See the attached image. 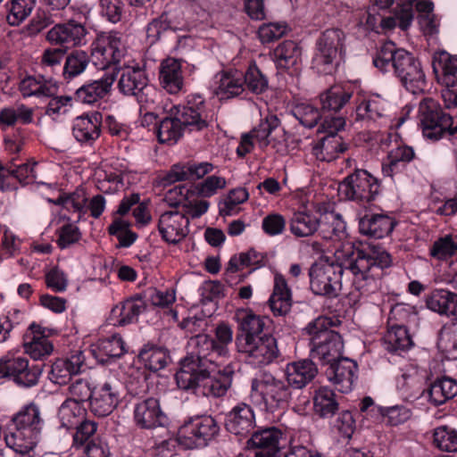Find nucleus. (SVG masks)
<instances>
[{"instance_id":"obj_1","label":"nucleus","mask_w":457,"mask_h":457,"mask_svg":"<svg viewBox=\"0 0 457 457\" xmlns=\"http://www.w3.org/2000/svg\"><path fill=\"white\" fill-rule=\"evenodd\" d=\"M335 258L336 262L320 260L310 267V288L315 295L337 297L342 288L345 270L352 273L356 290L368 291V287L382 276L383 270L392 263L388 253L374 248H355L352 243L337 248Z\"/></svg>"},{"instance_id":"obj_2","label":"nucleus","mask_w":457,"mask_h":457,"mask_svg":"<svg viewBox=\"0 0 457 457\" xmlns=\"http://www.w3.org/2000/svg\"><path fill=\"white\" fill-rule=\"evenodd\" d=\"M373 64L382 72L394 71L403 85L414 94L426 85V76L420 61L406 50L397 48L392 41L379 47Z\"/></svg>"},{"instance_id":"obj_3","label":"nucleus","mask_w":457,"mask_h":457,"mask_svg":"<svg viewBox=\"0 0 457 457\" xmlns=\"http://www.w3.org/2000/svg\"><path fill=\"white\" fill-rule=\"evenodd\" d=\"M333 320L320 316L310 322L304 331L310 336V357L325 366L343 353L344 341L339 333L332 330Z\"/></svg>"},{"instance_id":"obj_4","label":"nucleus","mask_w":457,"mask_h":457,"mask_svg":"<svg viewBox=\"0 0 457 457\" xmlns=\"http://www.w3.org/2000/svg\"><path fill=\"white\" fill-rule=\"evenodd\" d=\"M232 370L217 371L216 365L202 368L195 372L176 375L180 389L192 390L196 395L219 398L224 396L232 384Z\"/></svg>"},{"instance_id":"obj_5","label":"nucleus","mask_w":457,"mask_h":457,"mask_svg":"<svg viewBox=\"0 0 457 457\" xmlns=\"http://www.w3.org/2000/svg\"><path fill=\"white\" fill-rule=\"evenodd\" d=\"M345 32L338 28L327 29L315 41L312 68L318 73L331 74L345 53Z\"/></svg>"},{"instance_id":"obj_6","label":"nucleus","mask_w":457,"mask_h":457,"mask_svg":"<svg viewBox=\"0 0 457 457\" xmlns=\"http://www.w3.org/2000/svg\"><path fill=\"white\" fill-rule=\"evenodd\" d=\"M250 397L256 404H263L267 411L274 412L287 404L291 398L290 386L271 375H264L252 380Z\"/></svg>"},{"instance_id":"obj_7","label":"nucleus","mask_w":457,"mask_h":457,"mask_svg":"<svg viewBox=\"0 0 457 457\" xmlns=\"http://www.w3.org/2000/svg\"><path fill=\"white\" fill-rule=\"evenodd\" d=\"M127 53L126 41L121 32L103 31L96 35L91 45V55L101 69L111 68L117 74L118 65Z\"/></svg>"},{"instance_id":"obj_8","label":"nucleus","mask_w":457,"mask_h":457,"mask_svg":"<svg viewBox=\"0 0 457 457\" xmlns=\"http://www.w3.org/2000/svg\"><path fill=\"white\" fill-rule=\"evenodd\" d=\"M419 119L423 136L430 140L436 141L445 134H457V126H453V117L445 112L433 98H425L420 103Z\"/></svg>"},{"instance_id":"obj_9","label":"nucleus","mask_w":457,"mask_h":457,"mask_svg":"<svg viewBox=\"0 0 457 457\" xmlns=\"http://www.w3.org/2000/svg\"><path fill=\"white\" fill-rule=\"evenodd\" d=\"M220 427L212 416H198L185 422L179 429L178 444L186 449L204 447L219 433Z\"/></svg>"},{"instance_id":"obj_10","label":"nucleus","mask_w":457,"mask_h":457,"mask_svg":"<svg viewBox=\"0 0 457 457\" xmlns=\"http://www.w3.org/2000/svg\"><path fill=\"white\" fill-rule=\"evenodd\" d=\"M188 345L191 350L181 359L180 368L176 375L195 372L196 370L216 365L214 338L206 334H196L191 336Z\"/></svg>"},{"instance_id":"obj_11","label":"nucleus","mask_w":457,"mask_h":457,"mask_svg":"<svg viewBox=\"0 0 457 457\" xmlns=\"http://www.w3.org/2000/svg\"><path fill=\"white\" fill-rule=\"evenodd\" d=\"M378 180L363 169H354L339 184V192L347 200L369 203L379 194Z\"/></svg>"},{"instance_id":"obj_12","label":"nucleus","mask_w":457,"mask_h":457,"mask_svg":"<svg viewBox=\"0 0 457 457\" xmlns=\"http://www.w3.org/2000/svg\"><path fill=\"white\" fill-rule=\"evenodd\" d=\"M237 349L248 363L254 366L269 365L279 356L277 339L270 334H263L237 346Z\"/></svg>"},{"instance_id":"obj_13","label":"nucleus","mask_w":457,"mask_h":457,"mask_svg":"<svg viewBox=\"0 0 457 457\" xmlns=\"http://www.w3.org/2000/svg\"><path fill=\"white\" fill-rule=\"evenodd\" d=\"M175 110L184 127H188L190 130L202 131L213 121L212 115L206 109L204 99L200 95L188 96L186 104Z\"/></svg>"},{"instance_id":"obj_14","label":"nucleus","mask_w":457,"mask_h":457,"mask_svg":"<svg viewBox=\"0 0 457 457\" xmlns=\"http://www.w3.org/2000/svg\"><path fill=\"white\" fill-rule=\"evenodd\" d=\"M87 29L84 23L74 19L54 24L46 35V39L52 46H60L69 50L86 43Z\"/></svg>"},{"instance_id":"obj_15","label":"nucleus","mask_w":457,"mask_h":457,"mask_svg":"<svg viewBox=\"0 0 457 457\" xmlns=\"http://www.w3.org/2000/svg\"><path fill=\"white\" fill-rule=\"evenodd\" d=\"M40 375L41 370L37 366H29L27 358L0 360V379L8 378L18 386L30 387L37 384Z\"/></svg>"},{"instance_id":"obj_16","label":"nucleus","mask_w":457,"mask_h":457,"mask_svg":"<svg viewBox=\"0 0 457 457\" xmlns=\"http://www.w3.org/2000/svg\"><path fill=\"white\" fill-rule=\"evenodd\" d=\"M408 313L409 312L403 304H396L391 310L388 328L382 339L384 348L386 351L399 353L410 349L413 345L406 327L403 324L392 323L393 320H398V317Z\"/></svg>"},{"instance_id":"obj_17","label":"nucleus","mask_w":457,"mask_h":457,"mask_svg":"<svg viewBox=\"0 0 457 457\" xmlns=\"http://www.w3.org/2000/svg\"><path fill=\"white\" fill-rule=\"evenodd\" d=\"M120 384L116 379L106 380L93 389L90 399V411L97 417L110 415L120 402Z\"/></svg>"},{"instance_id":"obj_18","label":"nucleus","mask_w":457,"mask_h":457,"mask_svg":"<svg viewBox=\"0 0 457 457\" xmlns=\"http://www.w3.org/2000/svg\"><path fill=\"white\" fill-rule=\"evenodd\" d=\"M325 366L326 378L338 391L346 394L353 389L358 370L355 361L341 355L336 361H332Z\"/></svg>"},{"instance_id":"obj_19","label":"nucleus","mask_w":457,"mask_h":457,"mask_svg":"<svg viewBox=\"0 0 457 457\" xmlns=\"http://www.w3.org/2000/svg\"><path fill=\"white\" fill-rule=\"evenodd\" d=\"M133 418L135 424L142 429L163 427L168 421L160 401L154 397L138 401L134 406Z\"/></svg>"},{"instance_id":"obj_20","label":"nucleus","mask_w":457,"mask_h":457,"mask_svg":"<svg viewBox=\"0 0 457 457\" xmlns=\"http://www.w3.org/2000/svg\"><path fill=\"white\" fill-rule=\"evenodd\" d=\"M189 219L179 211L163 212L158 221V230L162 238L172 245L183 240L188 234Z\"/></svg>"},{"instance_id":"obj_21","label":"nucleus","mask_w":457,"mask_h":457,"mask_svg":"<svg viewBox=\"0 0 457 457\" xmlns=\"http://www.w3.org/2000/svg\"><path fill=\"white\" fill-rule=\"evenodd\" d=\"M254 427L255 415L249 404L239 403L226 414L225 428L231 434L245 437Z\"/></svg>"},{"instance_id":"obj_22","label":"nucleus","mask_w":457,"mask_h":457,"mask_svg":"<svg viewBox=\"0 0 457 457\" xmlns=\"http://www.w3.org/2000/svg\"><path fill=\"white\" fill-rule=\"evenodd\" d=\"M213 169V164L208 162L177 163L162 177V183L168 186L179 181L200 179L211 173Z\"/></svg>"},{"instance_id":"obj_23","label":"nucleus","mask_w":457,"mask_h":457,"mask_svg":"<svg viewBox=\"0 0 457 457\" xmlns=\"http://www.w3.org/2000/svg\"><path fill=\"white\" fill-rule=\"evenodd\" d=\"M121 74L118 81L119 91L126 96H135L143 102L144 91L147 90L148 79L144 70L139 67L119 69Z\"/></svg>"},{"instance_id":"obj_24","label":"nucleus","mask_w":457,"mask_h":457,"mask_svg":"<svg viewBox=\"0 0 457 457\" xmlns=\"http://www.w3.org/2000/svg\"><path fill=\"white\" fill-rule=\"evenodd\" d=\"M115 79L116 73L114 71H106L99 79L78 88L74 94L75 101L87 104L96 103L111 92Z\"/></svg>"},{"instance_id":"obj_25","label":"nucleus","mask_w":457,"mask_h":457,"mask_svg":"<svg viewBox=\"0 0 457 457\" xmlns=\"http://www.w3.org/2000/svg\"><path fill=\"white\" fill-rule=\"evenodd\" d=\"M358 216L360 233L370 237L383 238L393 231L396 224L392 217L384 213L360 212Z\"/></svg>"},{"instance_id":"obj_26","label":"nucleus","mask_w":457,"mask_h":457,"mask_svg":"<svg viewBox=\"0 0 457 457\" xmlns=\"http://www.w3.org/2000/svg\"><path fill=\"white\" fill-rule=\"evenodd\" d=\"M318 372L317 364L312 358L289 362L285 370L287 382L296 389L305 387L316 378Z\"/></svg>"},{"instance_id":"obj_27","label":"nucleus","mask_w":457,"mask_h":457,"mask_svg":"<svg viewBox=\"0 0 457 457\" xmlns=\"http://www.w3.org/2000/svg\"><path fill=\"white\" fill-rule=\"evenodd\" d=\"M145 309L146 304L142 296L136 295L115 305L111 311L109 320L113 326L124 327L137 321Z\"/></svg>"},{"instance_id":"obj_28","label":"nucleus","mask_w":457,"mask_h":457,"mask_svg":"<svg viewBox=\"0 0 457 457\" xmlns=\"http://www.w3.org/2000/svg\"><path fill=\"white\" fill-rule=\"evenodd\" d=\"M85 355L81 351H77L69 358L57 359L52 364L50 371L51 380L59 385L67 384L72 376L81 372L85 365Z\"/></svg>"},{"instance_id":"obj_29","label":"nucleus","mask_w":457,"mask_h":457,"mask_svg":"<svg viewBox=\"0 0 457 457\" xmlns=\"http://www.w3.org/2000/svg\"><path fill=\"white\" fill-rule=\"evenodd\" d=\"M102 114L94 112L77 117L73 121L72 135L81 144L92 145L101 134Z\"/></svg>"},{"instance_id":"obj_30","label":"nucleus","mask_w":457,"mask_h":457,"mask_svg":"<svg viewBox=\"0 0 457 457\" xmlns=\"http://www.w3.org/2000/svg\"><path fill=\"white\" fill-rule=\"evenodd\" d=\"M238 322V333L236 336V346L262 337L265 327L264 319L252 311L242 310L236 315Z\"/></svg>"},{"instance_id":"obj_31","label":"nucleus","mask_w":457,"mask_h":457,"mask_svg":"<svg viewBox=\"0 0 457 457\" xmlns=\"http://www.w3.org/2000/svg\"><path fill=\"white\" fill-rule=\"evenodd\" d=\"M159 79L161 86L169 94H178L184 86L181 62L175 58H166L160 64Z\"/></svg>"},{"instance_id":"obj_32","label":"nucleus","mask_w":457,"mask_h":457,"mask_svg":"<svg viewBox=\"0 0 457 457\" xmlns=\"http://www.w3.org/2000/svg\"><path fill=\"white\" fill-rule=\"evenodd\" d=\"M11 421L13 427L37 436L41 434L45 425L40 409L35 403H29L22 407L12 416Z\"/></svg>"},{"instance_id":"obj_33","label":"nucleus","mask_w":457,"mask_h":457,"mask_svg":"<svg viewBox=\"0 0 457 457\" xmlns=\"http://www.w3.org/2000/svg\"><path fill=\"white\" fill-rule=\"evenodd\" d=\"M433 71L438 82L445 87L457 86V59L446 52H441L434 56Z\"/></svg>"},{"instance_id":"obj_34","label":"nucleus","mask_w":457,"mask_h":457,"mask_svg":"<svg viewBox=\"0 0 457 457\" xmlns=\"http://www.w3.org/2000/svg\"><path fill=\"white\" fill-rule=\"evenodd\" d=\"M269 305L275 316H285L291 310V290L281 275H276L274 278L273 293L269 299Z\"/></svg>"},{"instance_id":"obj_35","label":"nucleus","mask_w":457,"mask_h":457,"mask_svg":"<svg viewBox=\"0 0 457 457\" xmlns=\"http://www.w3.org/2000/svg\"><path fill=\"white\" fill-rule=\"evenodd\" d=\"M283 433L275 427H269L255 431L247 441L250 447L256 448L258 451L277 455L279 451V441Z\"/></svg>"},{"instance_id":"obj_36","label":"nucleus","mask_w":457,"mask_h":457,"mask_svg":"<svg viewBox=\"0 0 457 457\" xmlns=\"http://www.w3.org/2000/svg\"><path fill=\"white\" fill-rule=\"evenodd\" d=\"M353 90L342 85H334L320 95L321 111L338 112L353 97Z\"/></svg>"},{"instance_id":"obj_37","label":"nucleus","mask_w":457,"mask_h":457,"mask_svg":"<svg viewBox=\"0 0 457 457\" xmlns=\"http://www.w3.org/2000/svg\"><path fill=\"white\" fill-rule=\"evenodd\" d=\"M348 149V144L345 142L339 135H326L314 146L313 152L320 161L331 162L335 160L339 154Z\"/></svg>"},{"instance_id":"obj_38","label":"nucleus","mask_w":457,"mask_h":457,"mask_svg":"<svg viewBox=\"0 0 457 457\" xmlns=\"http://www.w3.org/2000/svg\"><path fill=\"white\" fill-rule=\"evenodd\" d=\"M273 56L278 67L296 68L302 61V48L293 40H285L274 49Z\"/></svg>"},{"instance_id":"obj_39","label":"nucleus","mask_w":457,"mask_h":457,"mask_svg":"<svg viewBox=\"0 0 457 457\" xmlns=\"http://www.w3.org/2000/svg\"><path fill=\"white\" fill-rule=\"evenodd\" d=\"M427 306L445 315H457V294L445 289L434 290L427 298Z\"/></svg>"},{"instance_id":"obj_40","label":"nucleus","mask_w":457,"mask_h":457,"mask_svg":"<svg viewBox=\"0 0 457 457\" xmlns=\"http://www.w3.org/2000/svg\"><path fill=\"white\" fill-rule=\"evenodd\" d=\"M338 407L336 394L332 389L328 386H321L315 390L313 410L320 418H331L338 411Z\"/></svg>"},{"instance_id":"obj_41","label":"nucleus","mask_w":457,"mask_h":457,"mask_svg":"<svg viewBox=\"0 0 457 457\" xmlns=\"http://www.w3.org/2000/svg\"><path fill=\"white\" fill-rule=\"evenodd\" d=\"M383 104L376 98H360L356 102L355 120L365 121L368 125L385 117Z\"/></svg>"},{"instance_id":"obj_42","label":"nucleus","mask_w":457,"mask_h":457,"mask_svg":"<svg viewBox=\"0 0 457 457\" xmlns=\"http://www.w3.org/2000/svg\"><path fill=\"white\" fill-rule=\"evenodd\" d=\"M157 137L160 143L175 144L182 137L184 125L176 115L166 116L155 122Z\"/></svg>"},{"instance_id":"obj_43","label":"nucleus","mask_w":457,"mask_h":457,"mask_svg":"<svg viewBox=\"0 0 457 457\" xmlns=\"http://www.w3.org/2000/svg\"><path fill=\"white\" fill-rule=\"evenodd\" d=\"M37 436L15 427L13 430H11L4 436L6 445L15 453L22 455H29L33 451L37 445Z\"/></svg>"},{"instance_id":"obj_44","label":"nucleus","mask_w":457,"mask_h":457,"mask_svg":"<svg viewBox=\"0 0 457 457\" xmlns=\"http://www.w3.org/2000/svg\"><path fill=\"white\" fill-rule=\"evenodd\" d=\"M33 334L30 341L24 343L26 352L34 360H40L50 355L54 350L52 342L40 331V327L35 324L29 327Z\"/></svg>"},{"instance_id":"obj_45","label":"nucleus","mask_w":457,"mask_h":457,"mask_svg":"<svg viewBox=\"0 0 457 457\" xmlns=\"http://www.w3.org/2000/svg\"><path fill=\"white\" fill-rule=\"evenodd\" d=\"M456 395L457 382L448 377L436 379L428 389L429 401L436 406L445 403Z\"/></svg>"},{"instance_id":"obj_46","label":"nucleus","mask_w":457,"mask_h":457,"mask_svg":"<svg viewBox=\"0 0 457 457\" xmlns=\"http://www.w3.org/2000/svg\"><path fill=\"white\" fill-rule=\"evenodd\" d=\"M319 228L321 237L325 239L341 238L346 225L341 214L336 212H326L319 218Z\"/></svg>"},{"instance_id":"obj_47","label":"nucleus","mask_w":457,"mask_h":457,"mask_svg":"<svg viewBox=\"0 0 457 457\" xmlns=\"http://www.w3.org/2000/svg\"><path fill=\"white\" fill-rule=\"evenodd\" d=\"M289 226L295 237H310L319 228V218L307 212H295L290 219Z\"/></svg>"},{"instance_id":"obj_48","label":"nucleus","mask_w":457,"mask_h":457,"mask_svg":"<svg viewBox=\"0 0 457 457\" xmlns=\"http://www.w3.org/2000/svg\"><path fill=\"white\" fill-rule=\"evenodd\" d=\"M124 353V341L119 335L100 339L96 349L94 350V353L100 362H107L111 359L119 358Z\"/></svg>"},{"instance_id":"obj_49","label":"nucleus","mask_w":457,"mask_h":457,"mask_svg":"<svg viewBox=\"0 0 457 457\" xmlns=\"http://www.w3.org/2000/svg\"><path fill=\"white\" fill-rule=\"evenodd\" d=\"M243 75L235 72H224L220 75L215 90L220 99H228L239 96L244 91Z\"/></svg>"},{"instance_id":"obj_50","label":"nucleus","mask_w":457,"mask_h":457,"mask_svg":"<svg viewBox=\"0 0 457 457\" xmlns=\"http://www.w3.org/2000/svg\"><path fill=\"white\" fill-rule=\"evenodd\" d=\"M20 91L24 97L36 96H53L55 94L56 87L51 81H46L44 78L28 76L20 83Z\"/></svg>"},{"instance_id":"obj_51","label":"nucleus","mask_w":457,"mask_h":457,"mask_svg":"<svg viewBox=\"0 0 457 457\" xmlns=\"http://www.w3.org/2000/svg\"><path fill=\"white\" fill-rule=\"evenodd\" d=\"M88 54L82 50H74L66 54L64 65L62 67V77L66 81L82 74L89 64Z\"/></svg>"},{"instance_id":"obj_52","label":"nucleus","mask_w":457,"mask_h":457,"mask_svg":"<svg viewBox=\"0 0 457 457\" xmlns=\"http://www.w3.org/2000/svg\"><path fill=\"white\" fill-rule=\"evenodd\" d=\"M139 358L145 362L147 369L158 371L165 368L170 361L169 352L161 346H145L139 352Z\"/></svg>"},{"instance_id":"obj_53","label":"nucleus","mask_w":457,"mask_h":457,"mask_svg":"<svg viewBox=\"0 0 457 457\" xmlns=\"http://www.w3.org/2000/svg\"><path fill=\"white\" fill-rule=\"evenodd\" d=\"M86 413L85 408L75 401L65 400L59 408L58 417L62 427L74 428L80 424Z\"/></svg>"},{"instance_id":"obj_54","label":"nucleus","mask_w":457,"mask_h":457,"mask_svg":"<svg viewBox=\"0 0 457 457\" xmlns=\"http://www.w3.org/2000/svg\"><path fill=\"white\" fill-rule=\"evenodd\" d=\"M429 255L441 262L457 256V238L452 235L438 237L430 246Z\"/></svg>"},{"instance_id":"obj_55","label":"nucleus","mask_w":457,"mask_h":457,"mask_svg":"<svg viewBox=\"0 0 457 457\" xmlns=\"http://www.w3.org/2000/svg\"><path fill=\"white\" fill-rule=\"evenodd\" d=\"M36 0H10L6 4L8 14L6 21L11 26H19L31 13Z\"/></svg>"},{"instance_id":"obj_56","label":"nucleus","mask_w":457,"mask_h":457,"mask_svg":"<svg viewBox=\"0 0 457 457\" xmlns=\"http://www.w3.org/2000/svg\"><path fill=\"white\" fill-rule=\"evenodd\" d=\"M280 126V120L275 114H269L249 133L256 139L260 146L264 148L270 143L272 132Z\"/></svg>"},{"instance_id":"obj_57","label":"nucleus","mask_w":457,"mask_h":457,"mask_svg":"<svg viewBox=\"0 0 457 457\" xmlns=\"http://www.w3.org/2000/svg\"><path fill=\"white\" fill-rule=\"evenodd\" d=\"M177 26L171 21L170 14L166 12H162L160 16L154 19L148 23L146 28L147 38L151 43L159 41L162 36L170 31H175Z\"/></svg>"},{"instance_id":"obj_58","label":"nucleus","mask_w":457,"mask_h":457,"mask_svg":"<svg viewBox=\"0 0 457 457\" xmlns=\"http://www.w3.org/2000/svg\"><path fill=\"white\" fill-rule=\"evenodd\" d=\"M244 87L253 94L259 95L268 89L267 77L260 71L255 63L251 64L243 76Z\"/></svg>"},{"instance_id":"obj_59","label":"nucleus","mask_w":457,"mask_h":457,"mask_svg":"<svg viewBox=\"0 0 457 457\" xmlns=\"http://www.w3.org/2000/svg\"><path fill=\"white\" fill-rule=\"evenodd\" d=\"M438 345L449 358L457 359V322L443 327Z\"/></svg>"},{"instance_id":"obj_60","label":"nucleus","mask_w":457,"mask_h":457,"mask_svg":"<svg viewBox=\"0 0 457 457\" xmlns=\"http://www.w3.org/2000/svg\"><path fill=\"white\" fill-rule=\"evenodd\" d=\"M434 445L445 452H457V431L447 426L434 430Z\"/></svg>"},{"instance_id":"obj_61","label":"nucleus","mask_w":457,"mask_h":457,"mask_svg":"<svg viewBox=\"0 0 457 457\" xmlns=\"http://www.w3.org/2000/svg\"><path fill=\"white\" fill-rule=\"evenodd\" d=\"M129 223L122 219H114L108 228L110 235L115 236L120 245L122 247L130 246L137 239V236L129 228Z\"/></svg>"},{"instance_id":"obj_62","label":"nucleus","mask_w":457,"mask_h":457,"mask_svg":"<svg viewBox=\"0 0 457 457\" xmlns=\"http://www.w3.org/2000/svg\"><path fill=\"white\" fill-rule=\"evenodd\" d=\"M293 114L303 126L309 129L315 127L321 119L320 111L309 104H297Z\"/></svg>"},{"instance_id":"obj_63","label":"nucleus","mask_w":457,"mask_h":457,"mask_svg":"<svg viewBox=\"0 0 457 457\" xmlns=\"http://www.w3.org/2000/svg\"><path fill=\"white\" fill-rule=\"evenodd\" d=\"M74 428L76 432L73 435L72 446L79 449L88 443L89 438L96 433L97 424L94 421L83 419Z\"/></svg>"},{"instance_id":"obj_64","label":"nucleus","mask_w":457,"mask_h":457,"mask_svg":"<svg viewBox=\"0 0 457 457\" xmlns=\"http://www.w3.org/2000/svg\"><path fill=\"white\" fill-rule=\"evenodd\" d=\"M214 345L218 356H226L228 353V345L232 342V328L225 323L219 324L215 328Z\"/></svg>"}]
</instances>
